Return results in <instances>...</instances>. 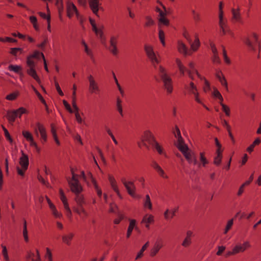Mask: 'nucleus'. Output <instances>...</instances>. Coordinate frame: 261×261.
Listing matches in <instances>:
<instances>
[{
	"label": "nucleus",
	"instance_id": "obj_1",
	"mask_svg": "<svg viewBox=\"0 0 261 261\" xmlns=\"http://www.w3.org/2000/svg\"><path fill=\"white\" fill-rule=\"evenodd\" d=\"M244 42L250 51L254 53L258 50V53L260 52L261 42L256 33L252 32L248 35L244 39Z\"/></svg>",
	"mask_w": 261,
	"mask_h": 261
},
{
	"label": "nucleus",
	"instance_id": "obj_2",
	"mask_svg": "<svg viewBox=\"0 0 261 261\" xmlns=\"http://www.w3.org/2000/svg\"><path fill=\"white\" fill-rule=\"evenodd\" d=\"M159 75L163 83V88L167 95H171L173 91V82L168 74L166 69L162 65L159 68Z\"/></svg>",
	"mask_w": 261,
	"mask_h": 261
},
{
	"label": "nucleus",
	"instance_id": "obj_3",
	"mask_svg": "<svg viewBox=\"0 0 261 261\" xmlns=\"http://www.w3.org/2000/svg\"><path fill=\"white\" fill-rule=\"evenodd\" d=\"M179 150L182 153L189 164L195 165L197 164V159L194 152L190 149L186 144L177 146Z\"/></svg>",
	"mask_w": 261,
	"mask_h": 261
},
{
	"label": "nucleus",
	"instance_id": "obj_4",
	"mask_svg": "<svg viewBox=\"0 0 261 261\" xmlns=\"http://www.w3.org/2000/svg\"><path fill=\"white\" fill-rule=\"evenodd\" d=\"M71 172L72 174L71 179L68 180V183L70 188V190L74 194L81 193L83 191V189L79 181V176L74 173L73 169H71Z\"/></svg>",
	"mask_w": 261,
	"mask_h": 261
},
{
	"label": "nucleus",
	"instance_id": "obj_5",
	"mask_svg": "<svg viewBox=\"0 0 261 261\" xmlns=\"http://www.w3.org/2000/svg\"><path fill=\"white\" fill-rule=\"evenodd\" d=\"M21 156L19 160V164L21 166V168L19 167L16 168L17 173L21 176H24L25 171L28 169L29 165V157L27 154L24 153L23 151H21Z\"/></svg>",
	"mask_w": 261,
	"mask_h": 261
},
{
	"label": "nucleus",
	"instance_id": "obj_6",
	"mask_svg": "<svg viewBox=\"0 0 261 261\" xmlns=\"http://www.w3.org/2000/svg\"><path fill=\"white\" fill-rule=\"evenodd\" d=\"M121 182L125 188L127 193L133 197H135L136 188L133 181H128L126 178L123 177L121 178Z\"/></svg>",
	"mask_w": 261,
	"mask_h": 261
},
{
	"label": "nucleus",
	"instance_id": "obj_7",
	"mask_svg": "<svg viewBox=\"0 0 261 261\" xmlns=\"http://www.w3.org/2000/svg\"><path fill=\"white\" fill-rule=\"evenodd\" d=\"M184 88L190 94H193L194 96L195 100L198 103H202V101L199 98V94L196 86L193 82H191L189 85H185Z\"/></svg>",
	"mask_w": 261,
	"mask_h": 261
},
{
	"label": "nucleus",
	"instance_id": "obj_8",
	"mask_svg": "<svg viewBox=\"0 0 261 261\" xmlns=\"http://www.w3.org/2000/svg\"><path fill=\"white\" fill-rule=\"evenodd\" d=\"M88 80L89 83L88 88L89 93L91 94H99L100 92V89L94 77L90 74L88 76Z\"/></svg>",
	"mask_w": 261,
	"mask_h": 261
},
{
	"label": "nucleus",
	"instance_id": "obj_9",
	"mask_svg": "<svg viewBox=\"0 0 261 261\" xmlns=\"http://www.w3.org/2000/svg\"><path fill=\"white\" fill-rule=\"evenodd\" d=\"M67 16L71 18L75 14L78 19L82 22V17L80 15L78 10L75 5L70 2H68L66 4Z\"/></svg>",
	"mask_w": 261,
	"mask_h": 261
},
{
	"label": "nucleus",
	"instance_id": "obj_10",
	"mask_svg": "<svg viewBox=\"0 0 261 261\" xmlns=\"http://www.w3.org/2000/svg\"><path fill=\"white\" fill-rule=\"evenodd\" d=\"M118 36H111L110 38V45L108 50L113 56H116L118 54V49L117 48Z\"/></svg>",
	"mask_w": 261,
	"mask_h": 261
},
{
	"label": "nucleus",
	"instance_id": "obj_11",
	"mask_svg": "<svg viewBox=\"0 0 261 261\" xmlns=\"http://www.w3.org/2000/svg\"><path fill=\"white\" fill-rule=\"evenodd\" d=\"M251 247V245L250 242L246 241L242 244H237L232 248L236 255L240 253L244 252L246 250L250 249Z\"/></svg>",
	"mask_w": 261,
	"mask_h": 261
},
{
	"label": "nucleus",
	"instance_id": "obj_12",
	"mask_svg": "<svg viewBox=\"0 0 261 261\" xmlns=\"http://www.w3.org/2000/svg\"><path fill=\"white\" fill-rule=\"evenodd\" d=\"M37 128L35 129V133L36 135L38 137V132L40 133L41 138V141L43 143H45L47 141V134L44 125L40 123V122H37L36 123Z\"/></svg>",
	"mask_w": 261,
	"mask_h": 261
},
{
	"label": "nucleus",
	"instance_id": "obj_13",
	"mask_svg": "<svg viewBox=\"0 0 261 261\" xmlns=\"http://www.w3.org/2000/svg\"><path fill=\"white\" fill-rule=\"evenodd\" d=\"M37 128L35 129V133L36 135L38 137V132L40 133L41 138V141L43 143H45L47 141V134L44 125L40 123V122H37L36 123Z\"/></svg>",
	"mask_w": 261,
	"mask_h": 261
},
{
	"label": "nucleus",
	"instance_id": "obj_14",
	"mask_svg": "<svg viewBox=\"0 0 261 261\" xmlns=\"http://www.w3.org/2000/svg\"><path fill=\"white\" fill-rule=\"evenodd\" d=\"M142 140L152 145L156 140L152 132L149 130L144 131L141 136Z\"/></svg>",
	"mask_w": 261,
	"mask_h": 261
},
{
	"label": "nucleus",
	"instance_id": "obj_15",
	"mask_svg": "<svg viewBox=\"0 0 261 261\" xmlns=\"http://www.w3.org/2000/svg\"><path fill=\"white\" fill-rule=\"evenodd\" d=\"M151 167L158 174L164 179H167L169 176L166 174L164 170L160 166V165L156 162L152 161L151 163Z\"/></svg>",
	"mask_w": 261,
	"mask_h": 261
},
{
	"label": "nucleus",
	"instance_id": "obj_16",
	"mask_svg": "<svg viewBox=\"0 0 261 261\" xmlns=\"http://www.w3.org/2000/svg\"><path fill=\"white\" fill-rule=\"evenodd\" d=\"M144 49L148 58L151 60L152 63H155L156 64H158L159 63L153 51V47L151 46L145 45L144 46Z\"/></svg>",
	"mask_w": 261,
	"mask_h": 261
},
{
	"label": "nucleus",
	"instance_id": "obj_17",
	"mask_svg": "<svg viewBox=\"0 0 261 261\" xmlns=\"http://www.w3.org/2000/svg\"><path fill=\"white\" fill-rule=\"evenodd\" d=\"M219 24L221 29V32L222 33V35L228 34L232 37H234V34L231 31L227 24H226V22L224 21L223 18L219 19Z\"/></svg>",
	"mask_w": 261,
	"mask_h": 261
},
{
	"label": "nucleus",
	"instance_id": "obj_18",
	"mask_svg": "<svg viewBox=\"0 0 261 261\" xmlns=\"http://www.w3.org/2000/svg\"><path fill=\"white\" fill-rule=\"evenodd\" d=\"M108 180L109 181V182L110 184L111 187L112 189L116 193L117 196L119 197V198L121 199H122V196H121L117 184V181L114 177L113 175L111 174L108 175Z\"/></svg>",
	"mask_w": 261,
	"mask_h": 261
},
{
	"label": "nucleus",
	"instance_id": "obj_19",
	"mask_svg": "<svg viewBox=\"0 0 261 261\" xmlns=\"http://www.w3.org/2000/svg\"><path fill=\"white\" fill-rule=\"evenodd\" d=\"M154 222V217L152 215L150 214L145 215L141 221V223L144 224L146 228L148 229L150 228V225L153 224Z\"/></svg>",
	"mask_w": 261,
	"mask_h": 261
},
{
	"label": "nucleus",
	"instance_id": "obj_20",
	"mask_svg": "<svg viewBox=\"0 0 261 261\" xmlns=\"http://www.w3.org/2000/svg\"><path fill=\"white\" fill-rule=\"evenodd\" d=\"M192 237L193 232L191 230L187 231L186 232V236L181 243V246L184 248L189 247L192 244Z\"/></svg>",
	"mask_w": 261,
	"mask_h": 261
},
{
	"label": "nucleus",
	"instance_id": "obj_21",
	"mask_svg": "<svg viewBox=\"0 0 261 261\" xmlns=\"http://www.w3.org/2000/svg\"><path fill=\"white\" fill-rule=\"evenodd\" d=\"M74 237V234L73 232H69L64 234L62 236V243L67 246H70L71 242Z\"/></svg>",
	"mask_w": 261,
	"mask_h": 261
},
{
	"label": "nucleus",
	"instance_id": "obj_22",
	"mask_svg": "<svg viewBox=\"0 0 261 261\" xmlns=\"http://www.w3.org/2000/svg\"><path fill=\"white\" fill-rule=\"evenodd\" d=\"M162 247V242L161 241H156L150 251V255L151 257L154 256Z\"/></svg>",
	"mask_w": 261,
	"mask_h": 261
},
{
	"label": "nucleus",
	"instance_id": "obj_23",
	"mask_svg": "<svg viewBox=\"0 0 261 261\" xmlns=\"http://www.w3.org/2000/svg\"><path fill=\"white\" fill-rule=\"evenodd\" d=\"M177 49L179 53L182 54L185 56L188 55H191V54H188V47L181 41H178L177 42Z\"/></svg>",
	"mask_w": 261,
	"mask_h": 261
},
{
	"label": "nucleus",
	"instance_id": "obj_24",
	"mask_svg": "<svg viewBox=\"0 0 261 261\" xmlns=\"http://www.w3.org/2000/svg\"><path fill=\"white\" fill-rule=\"evenodd\" d=\"M190 44V49L193 52L197 51L200 46V42L198 37V34H196L195 35V40L193 42H192Z\"/></svg>",
	"mask_w": 261,
	"mask_h": 261
},
{
	"label": "nucleus",
	"instance_id": "obj_25",
	"mask_svg": "<svg viewBox=\"0 0 261 261\" xmlns=\"http://www.w3.org/2000/svg\"><path fill=\"white\" fill-rule=\"evenodd\" d=\"M129 223L126 233V238L128 239L132 234V231L134 228L137 229L136 226V220L135 219H129Z\"/></svg>",
	"mask_w": 261,
	"mask_h": 261
},
{
	"label": "nucleus",
	"instance_id": "obj_26",
	"mask_svg": "<svg viewBox=\"0 0 261 261\" xmlns=\"http://www.w3.org/2000/svg\"><path fill=\"white\" fill-rule=\"evenodd\" d=\"M232 14V20L234 22H240L241 20V16L239 8L237 9L232 8L231 9Z\"/></svg>",
	"mask_w": 261,
	"mask_h": 261
},
{
	"label": "nucleus",
	"instance_id": "obj_27",
	"mask_svg": "<svg viewBox=\"0 0 261 261\" xmlns=\"http://www.w3.org/2000/svg\"><path fill=\"white\" fill-rule=\"evenodd\" d=\"M75 194V201L80 206H83L86 204V200L83 194H82L81 193Z\"/></svg>",
	"mask_w": 261,
	"mask_h": 261
},
{
	"label": "nucleus",
	"instance_id": "obj_28",
	"mask_svg": "<svg viewBox=\"0 0 261 261\" xmlns=\"http://www.w3.org/2000/svg\"><path fill=\"white\" fill-rule=\"evenodd\" d=\"M27 73L35 80L39 84H41V81L37 74L35 68H29L27 70Z\"/></svg>",
	"mask_w": 261,
	"mask_h": 261
},
{
	"label": "nucleus",
	"instance_id": "obj_29",
	"mask_svg": "<svg viewBox=\"0 0 261 261\" xmlns=\"http://www.w3.org/2000/svg\"><path fill=\"white\" fill-rule=\"evenodd\" d=\"M151 146L156 150L160 155H164L166 156V152L164 151L163 147L156 141L153 143Z\"/></svg>",
	"mask_w": 261,
	"mask_h": 261
},
{
	"label": "nucleus",
	"instance_id": "obj_30",
	"mask_svg": "<svg viewBox=\"0 0 261 261\" xmlns=\"http://www.w3.org/2000/svg\"><path fill=\"white\" fill-rule=\"evenodd\" d=\"M222 152L223 151H216V156L214 159L213 163L216 166H219L221 164L223 158Z\"/></svg>",
	"mask_w": 261,
	"mask_h": 261
},
{
	"label": "nucleus",
	"instance_id": "obj_31",
	"mask_svg": "<svg viewBox=\"0 0 261 261\" xmlns=\"http://www.w3.org/2000/svg\"><path fill=\"white\" fill-rule=\"evenodd\" d=\"M175 213L176 210L175 209H172L171 210L168 209L166 210L164 214L165 219L167 221L171 220L175 216Z\"/></svg>",
	"mask_w": 261,
	"mask_h": 261
},
{
	"label": "nucleus",
	"instance_id": "obj_32",
	"mask_svg": "<svg viewBox=\"0 0 261 261\" xmlns=\"http://www.w3.org/2000/svg\"><path fill=\"white\" fill-rule=\"evenodd\" d=\"M175 130L176 132V135H175V137H176L177 138V142H178L177 146H180V145H182L185 144V143L184 142V139H182V138L181 137L179 128H178V127L177 126H175Z\"/></svg>",
	"mask_w": 261,
	"mask_h": 261
},
{
	"label": "nucleus",
	"instance_id": "obj_33",
	"mask_svg": "<svg viewBox=\"0 0 261 261\" xmlns=\"http://www.w3.org/2000/svg\"><path fill=\"white\" fill-rule=\"evenodd\" d=\"M191 13L193 21L195 23H198L201 21L202 19L200 13L195 10H192Z\"/></svg>",
	"mask_w": 261,
	"mask_h": 261
},
{
	"label": "nucleus",
	"instance_id": "obj_34",
	"mask_svg": "<svg viewBox=\"0 0 261 261\" xmlns=\"http://www.w3.org/2000/svg\"><path fill=\"white\" fill-rule=\"evenodd\" d=\"M175 61L181 75L184 76L185 75V71H186V67L183 65L181 61L179 59L176 58Z\"/></svg>",
	"mask_w": 261,
	"mask_h": 261
},
{
	"label": "nucleus",
	"instance_id": "obj_35",
	"mask_svg": "<svg viewBox=\"0 0 261 261\" xmlns=\"http://www.w3.org/2000/svg\"><path fill=\"white\" fill-rule=\"evenodd\" d=\"M6 117L8 121L11 123H13L16 118V114L13 110L7 111Z\"/></svg>",
	"mask_w": 261,
	"mask_h": 261
},
{
	"label": "nucleus",
	"instance_id": "obj_36",
	"mask_svg": "<svg viewBox=\"0 0 261 261\" xmlns=\"http://www.w3.org/2000/svg\"><path fill=\"white\" fill-rule=\"evenodd\" d=\"M9 53L16 58L18 55L23 53V49L20 47L11 48Z\"/></svg>",
	"mask_w": 261,
	"mask_h": 261
},
{
	"label": "nucleus",
	"instance_id": "obj_37",
	"mask_svg": "<svg viewBox=\"0 0 261 261\" xmlns=\"http://www.w3.org/2000/svg\"><path fill=\"white\" fill-rule=\"evenodd\" d=\"M143 206L145 208H148L150 211L152 210V205L149 195L145 196V200Z\"/></svg>",
	"mask_w": 261,
	"mask_h": 261
},
{
	"label": "nucleus",
	"instance_id": "obj_38",
	"mask_svg": "<svg viewBox=\"0 0 261 261\" xmlns=\"http://www.w3.org/2000/svg\"><path fill=\"white\" fill-rule=\"evenodd\" d=\"M13 111L16 114V118L17 117L20 118L22 114L29 113V111L24 107H20Z\"/></svg>",
	"mask_w": 261,
	"mask_h": 261
},
{
	"label": "nucleus",
	"instance_id": "obj_39",
	"mask_svg": "<svg viewBox=\"0 0 261 261\" xmlns=\"http://www.w3.org/2000/svg\"><path fill=\"white\" fill-rule=\"evenodd\" d=\"M221 47L222 49V53H223V56L224 58V62L227 64L230 65L231 64V61L229 58L228 57L227 55V52L225 49V47L224 45H221Z\"/></svg>",
	"mask_w": 261,
	"mask_h": 261
},
{
	"label": "nucleus",
	"instance_id": "obj_40",
	"mask_svg": "<svg viewBox=\"0 0 261 261\" xmlns=\"http://www.w3.org/2000/svg\"><path fill=\"white\" fill-rule=\"evenodd\" d=\"M199 159L203 167H205L208 163V161H207L205 156L204 152H200Z\"/></svg>",
	"mask_w": 261,
	"mask_h": 261
},
{
	"label": "nucleus",
	"instance_id": "obj_41",
	"mask_svg": "<svg viewBox=\"0 0 261 261\" xmlns=\"http://www.w3.org/2000/svg\"><path fill=\"white\" fill-rule=\"evenodd\" d=\"M19 95V93L18 91H15L12 93H10L7 95L6 97V99L8 100H14L16 99L18 95Z\"/></svg>",
	"mask_w": 261,
	"mask_h": 261
},
{
	"label": "nucleus",
	"instance_id": "obj_42",
	"mask_svg": "<svg viewBox=\"0 0 261 261\" xmlns=\"http://www.w3.org/2000/svg\"><path fill=\"white\" fill-rule=\"evenodd\" d=\"M145 20H146V22L144 24V27L145 28L150 27L152 26L153 25H154V21L153 20V19H152V18L150 16H146Z\"/></svg>",
	"mask_w": 261,
	"mask_h": 261
},
{
	"label": "nucleus",
	"instance_id": "obj_43",
	"mask_svg": "<svg viewBox=\"0 0 261 261\" xmlns=\"http://www.w3.org/2000/svg\"><path fill=\"white\" fill-rule=\"evenodd\" d=\"M23 236L25 241L26 242H28L29 241V237H28V234L27 224L26 220H24V222H23Z\"/></svg>",
	"mask_w": 261,
	"mask_h": 261
},
{
	"label": "nucleus",
	"instance_id": "obj_44",
	"mask_svg": "<svg viewBox=\"0 0 261 261\" xmlns=\"http://www.w3.org/2000/svg\"><path fill=\"white\" fill-rule=\"evenodd\" d=\"M8 69L10 71H14L16 73H19L21 71L22 68L19 65H10L8 66Z\"/></svg>",
	"mask_w": 261,
	"mask_h": 261
},
{
	"label": "nucleus",
	"instance_id": "obj_45",
	"mask_svg": "<svg viewBox=\"0 0 261 261\" xmlns=\"http://www.w3.org/2000/svg\"><path fill=\"white\" fill-rule=\"evenodd\" d=\"M22 136L28 141H32L34 139L32 134L28 130H23L22 132Z\"/></svg>",
	"mask_w": 261,
	"mask_h": 261
},
{
	"label": "nucleus",
	"instance_id": "obj_46",
	"mask_svg": "<svg viewBox=\"0 0 261 261\" xmlns=\"http://www.w3.org/2000/svg\"><path fill=\"white\" fill-rule=\"evenodd\" d=\"M50 210L52 212V214L54 215V216L56 218H61L62 217V215L61 213L59 212L55 205L52 207H51Z\"/></svg>",
	"mask_w": 261,
	"mask_h": 261
},
{
	"label": "nucleus",
	"instance_id": "obj_47",
	"mask_svg": "<svg viewBox=\"0 0 261 261\" xmlns=\"http://www.w3.org/2000/svg\"><path fill=\"white\" fill-rule=\"evenodd\" d=\"M122 101L119 98H118L117 99V109L119 112V114L121 116V117H123V110H122V106L121 105Z\"/></svg>",
	"mask_w": 261,
	"mask_h": 261
},
{
	"label": "nucleus",
	"instance_id": "obj_48",
	"mask_svg": "<svg viewBox=\"0 0 261 261\" xmlns=\"http://www.w3.org/2000/svg\"><path fill=\"white\" fill-rule=\"evenodd\" d=\"M220 105L222 106L223 111L225 113L226 115L229 116L230 114V110L229 108L224 104L222 102H220Z\"/></svg>",
	"mask_w": 261,
	"mask_h": 261
},
{
	"label": "nucleus",
	"instance_id": "obj_49",
	"mask_svg": "<svg viewBox=\"0 0 261 261\" xmlns=\"http://www.w3.org/2000/svg\"><path fill=\"white\" fill-rule=\"evenodd\" d=\"M233 219H231L228 221L227 224L225 226L224 231V234H226L228 232V231L231 229V228L233 225Z\"/></svg>",
	"mask_w": 261,
	"mask_h": 261
},
{
	"label": "nucleus",
	"instance_id": "obj_50",
	"mask_svg": "<svg viewBox=\"0 0 261 261\" xmlns=\"http://www.w3.org/2000/svg\"><path fill=\"white\" fill-rule=\"evenodd\" d=\"M27 64L29 68H35V64L33 59L29 56L27 58Z\"/></svg>",
	"mask_w": 261,
	"mask_h": 261
},
{
	"label": "nucleus",
	"instance_id": "obj_51",
	"mask_svg": "<svg viewBox=\"0 0 261 261\" xmlns=\"http://www.w3.org/2000/svg\"><path fill=\"white\" fill-rule=\"evenodd\" d=\"M81 208L78 209V208H74L73 210L75 212H76L77 214H78L79 215H81V214H83L85 216L87 217L88 216V214L86 212V211H85V210L83 208V206H80Z\"/></svg>",
	"mask_w": 261,
	"mask_h": 261
},
{
	"label": "nucleus",
	"instance_id": "obj_52",
	"mask_svg": "<svg viewBox=\"0 0 261 261\" xmlns=\"http://www.w3.org/2000/svg\"><path fill=\"white\" fill-rule=\"evenodd\" d=\"M2 254L4 255V258L6 261H9V257L8 256L7 249L6 246L2 245Z\"/></svg>",
	"mask_w": 261,
	"mask_h": 261
},
{
	"label": "nucleus",
	"instance_id": "obj_53",
	"mask_svg": "<svg viewBox=\"0 0 261 261\" xmlns=\"http://www.w3.org/2000/svg\"><path fill=\"white\" fill-rule=\"evenodd\" d=\"M148 242H147L142 246L141 249L140 250L139 252L138 253V254L136 257V259H138L142 256L143 252L144 251V250L146 249V248L148 246Z\"/></svg>",
	"mask_w": 261,
	"mask_h": 261
},
{
	"label": "nucleus",
	"instance_id": "obj_54",
	"mask_svg": "<svg viewBox=\"0 0 261 261\" xmlns=\"http://www.w3.org/2000/svg\"><path fill=\"white\" fill-rule=\"evenodd\" d=\"M86 176L87 180H88L89 182L90 181H91L93 185L97 183L96 179L93 177V175L91 172H88L87 173Z\"/></svg>",
	"mask_w": 261,
	"mask_h": 261
},
{
	"label": "nucleus",
	"instance_id": "obj_55",
	"mask_svg": "<svg viewBox=\"0 0 261 261\" xmlns=\"http://www.w3.org/2000/svg\"><path fill=\"white\" fill-rule=\"evenodd\" d=\"M159 37L160 40L162 45L164 46H165V34L163 30H160L159 31Z\"/></svg>",
	"mask_w": 261,
	"mask_h": 261
},
{
	"label": "nucleus",
	"instance_id": "obj_56",
	"mask_svg": "<svg viewBox=\"0 0 261 261\" xmlns=\"http://www.w3.org/2000/svg\"><path fill=\"white\" fill-rule=\"evenodd\" d=\"M103 29V27L102 26L99 29H97V27H96V29H93L92 30L95 32L96 35H99V37L102 38L103 36V33L102 31V29Z\"/></svg>",
	"mask_w": 261,
	"mask_h": 261
},
{
	"label": "nucleus",
	"instance_id": "obj_57",
	"mask_svg": "<svg viewBox=\"0 0 261 261\" xmlns=\"http://www.w3.org/2000/svg\"><path fill=\"white\" fill-rule=\"evenodd\" d=\"M34 91L35 92L36 95L38 96L39 99L41 100V101L44 104V105H46V101L41 95V94L37 90V89L33 86H32Z\"/></svg>",
	"mask_w": 261,
	"mask_h": 261
},
{
	"label": "nucleus",
	"instance_id": "obj_58",
	"mask_svg": "<svg viewBox=\"0 0 261 261\" xmlns=\"http://www.w3.org/2000/svg\"><path fill=\"white\" fill-rule=\"evenodd\" d=\"M54 81H55V85L57 91H58L59 94L61 96H63L64 93H63V91H62L58 82L57 81L56 77H54Z\"/></svg>",
	"mask_w": 261,
	"mask_h": 261
},
{
	"label": "nucleus",
	"instance_id": "obj_59",
	"mask_svg": "<svg viewBox=\"0 0 261 261\" xmlns=\"http://www.w3.org/2000/svg\"><path fill=\"white\" fill-rule=\"evenodd\" d=\"M213 95L215 97L218 98L220 100V102H223V99L222 96L217 89H214Z\"/></svg>",
	"mask_w": 261,
	"mask_h": 261
},
{
	"label": "nucleus",
	"instance_id": "obj_60",
	"mask_svg": "<svg viewBox=\"0 0 261 261\" xmlns=\"http://www.w3.org/2000/svg\"><path fill=\"white\" fill-rule=\"evenodd\" d=\"M219 81L221 83V85L225 87L226 90L228 91V84L225 77L224 76L222 77L221 79L219 80Z\"/></svg>",
	"mask_w": 261,
	"mask_h": 261
},
{
	"label": "nucleus",
	"instance_id": "obj_61",
	"mask_svg": "<svg viewBox=\"0 0 261 261\" xmlns=\"http://www.w3.org/2000/svg\"><path fill=\"white\" fill-rule=\"evenodd\" d=\"M37 178L38 179V180L41 182L43 185L46 186L47 187H49V183L46 181L43 177L41 175L38 174L37 175Z\"/></svg>",
	"mask_w": 261,
	"mask_h": 261
},
{
	"label": "nucleus",
	"instance_id": "obj_62",
	"mask_svg": "<svg viewBox=\"0 0 261 261\" xmlns=\"http://www.w3.org/2000/svg\"><path fill=\"white\" fill-rule=\"evenodd\" d=\"M138 146L139 148H141L143 147H145L147 150H149V146L147 144L146 142H144L142 140L141 138V141L138 142Z\"/></svg>",
	"mask_w": 261,
	"mask_h": 261
},
{
	"label": "nucleus",
	"instance_id": "obj_63",
	"mask_svg": "<svg viewBox=\"0 0 261 261\" xmlns=\"http://www.w3.org/2000/svg\"><path fill=\"white\" fill-rule=\"evenodd\" d=\"M212 61L213 63L216 64H219L221 63L220 59L218 56V54H214L212 58Z\"/></svg>",
	"mask_w": 261,
	"mask_h": 261
},
{
	"label": "nucleus",
	"instance_id": "obj_64",
	"mask_svg": "<svg viewBox=\"0 0 261 261\" xmlns=\"http://www.w3.org/2000/svg\"><path fill=\"white\" fill-rule=\"evenodd\" d=\"M42 53H40L38 50H35L33 52V53L30 55L29 56L31 57L32 59L33 58H36V59H39L40 56L42 57Z\"/></svg>",
	"mask_w": 261,
	"mask_h": 261
}]
</instances>
